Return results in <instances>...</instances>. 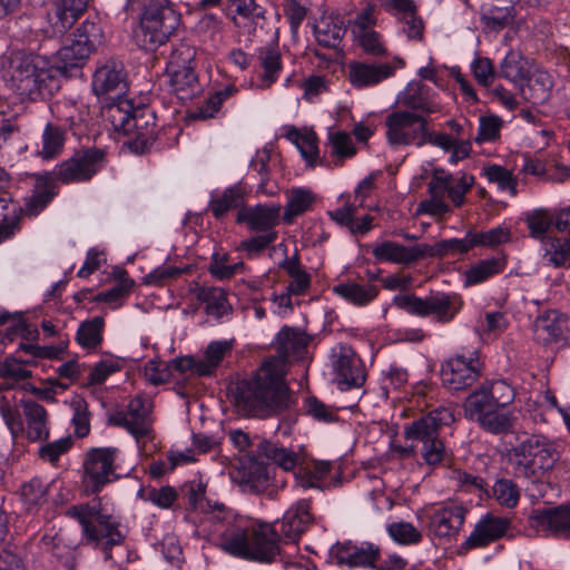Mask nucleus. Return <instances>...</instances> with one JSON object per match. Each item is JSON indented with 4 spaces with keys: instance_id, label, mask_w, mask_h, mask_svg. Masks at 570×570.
<instances>
[{
    "instance_id": "obj_13",
    "label": "nucleus",
    "mask_w": 570,
    "mask_h": 570,
    "mask_svg": "<svg viewBox=\"0 0 570 570\" xmlns=\"http://www.w3.org/2000/svg\"><path fill=\"white\" fill-rule=\"evenodd\" d=\"M106 153L98 148L76 151L70 158L58 164L52 177L62 184L86 183L92 179L106 165Z\"/></svg>"
},
{
    "instance_id": "obj_53",
    "label": "nucleus",
    "mask_w": 570,
    "mask_h": 570,
    "mask_svg": "<svg viewBox=\"0 0 570 570\" xmlns=\"http://www.w3.org/2000/svg\"><path fill=\"white\" fill-rule=\"evenodd\" d=\"M504 267V261L492 257L478 262L465 273L466 284H480L490 277L499 274Z\"/></svg>"
},
{
    "instance_id": "obj_26",
    "label": "nucleus",
    "mask_w": 570,
    "mask_h": 570,
    "mask_svg": "<svg viewBox=\"0 0 570 570\" xmlns=\"http://www.w3.org/2000/svg\"><path fill=\"white\" fill-rule=\"evenodd\" d=\"M394 72L395 67L389 62L367 63L352 61L348 65V79L352 86L357 89L376 86L383 80L391 78Z\"/></svg>"
},
{
    "instance_id": "obj_57",
    "label": "nucleus",
    "mask_w": 570,
    "mask_h": 570,
    "mask_svg": "<svg viewBox=\"0 0 570 570\" xmlns=\"http://www.w3.org/2000/svg\"><path fill=\"white\" fill-rule=\"evenodd\" d=\"M492 497L500 505L514 508L520 499V489L512 480L499 479L492 487Z\"/></svg>"
},
{
    "instance_id": "obj_16",
    "label": "nucleus",
    "mask_w": 570,
    "mask_h": 570,
    "mask_svg": "<svg viewBox=\"0 0 570 570\" xmlns=\"http://www.w3.org/2000/svg\"><path fill=\"white\" fill-rule=\"evenodd\" d=\"M481 375V362L476 356L455 355L441 366V380L444 386L453 391L471 386Z\"/></svg>"
},
{
    "instance_id": "obj_54",
    "label": "nucleus",
    "mask_w": 570,
    "mask_h": 570,
    "mask_svg": "<svg viewBox=\"0 0 570 570\" xmlns=\"http://www.w3.org/2000/svg\"><path fill=\"white\" fill-rule=\"evenodd\" d=\"M238 89L234 85H227L223 89L210 95L195 114L196 118L208 119L215 117L223 102L234 96Z\"/></svg>"
},
{
    "instance_id": "obj_36",
    "label": "nucleus",
    "mask_w": 570,
    "mask_h": 570,
    "mask_svg": "<svg viewBox=\"0 0 570 570\" xmlns=\"http://www.w3.org/2000/svg\"><path fill=\"white\" fill-rule=\"evenodd\" d=\"M530 73L529 60L518 51H510L501 62L499 77L514 83L519 89Z\"/></svg>"
},
{
    "instance_id": "obj_60",
    "label": "nucleus",
    "mask_w": 570,
    "mask_h": 570,
    "mask_svg": "<svg viewBox=\"0 0 570 570\" xmlns=\"http://www.w3.org/2000/svg\"><path fill=\"white\" fill-rule=\"evenodd\" d=\"M20 492L23 502L31 509L47 501L48 485L41 479L33 478L21 485Z\"/></svg>"
},
{
    "instance_id": "obj_45",
    "label": "nucleus",
    "mask_w": 570,
    "mask_h": 570,
    "mask_svg": "<svg viewBox=\"0 0 570 570\" xmlns=\"http://www.w3.org/2000/svg\"><path fill=\"white\" fill-rule=\"evenodd\" d=\"M233 343L230 341H214L208 344L204 357L199 358L198 376H210L215 373L223 358L230 353Z\"/></svg>"
},
{
    "instance_id": "obj_32",
    "label": "nucleus",
    "mask_w": 570,
    "mask_h": 570,
    "mask_svg": "<svg viewBox=\"0 0 570 570\" xmlns=\"http://www.w3.org/2000/svg\"><path fill=\"white\" fill-rule=\"evenodd\" d=\"M552 88L551 76L547 71L535 70L529 73L520 90L524 99L533 105H542L549 100Z\"/></svg>"
},
{
    "instance_id": "obj_47",
    "label": "nucleus",
    "mask_w": 570,
    "mask_h": 570,
    "mask_svg": "<svg viewBox=\"0 0 570 570\" xmlns=\"http://www.w3.org/2000/svg\"><path fill=\"white\" fill-rule=\"evenodd\" d=\"M105 328V320L101 316H95L80 323L76 342L87 350H95L102 343V332Z\"/></svg>"
},
{
    "instance_id": "obj_27",
    "label": "nucleus",
    "mask_w": 570,
    "mask_h": 570,
    "mask_svg": "<svg viewBox=\"0 0 570 570\" xmlns=\"http://www.w3.org/2000/svg\"><path fill=\"white\" fill-rule=\"evenodd\" d=\"M309 510V501L301 500L285 512L279 531L288 542L296 543L302 533L313 523V515Z\"/></svg>"
},
{
    "instance_id": "obj_46",
    "label": "nucleus",
    "mask_w": 570,
    "mask_h": 570,
    "mask_svg": "<svg viewBox=\"0 0 570 570\" xmlns=\"http://www.w3.org/2000/svg\"><path fill=\"white\" fill-rule=\"evenodd\" d=\"M167 75L173 91L180 100H189L200 90L195 68L167 72Z\"/></svg>"
},
{
    "instance_id": "obj_52",
    "label": "nucleus",
    "mask_w": 570,
    "mask_h": 570,
    "mask_svg": "<svg viewBox=\"0 0 570 570\" xmlns=\"http://www.w3.org/2000/svg\"><path fill=\"white\" fill-rule=\"evenodd\" d=\"M515 417L513 413L505 409V406H497L491 410L487 417L480 420V426L493 434L507 433L514 426Z\"/></svg>"
},
{
    "instance_id": "obj_43",
    "label": "nucleus",
    "mask_w": 570,
    "mask_h": 570,
    "mask_svg": "<svg viewBox=\"0 0 570 570\" xmlns=\"http://www.w3.org/2000/svg\"><path fill=\"white\" fill-rule=\"evenodd\" d=\"M195 293L197 299L205 303V309L208 315L219 318L230 308L226 293L220 287L200 286L195 291Z\"/></svg>"
},
{
    "instance_id": "obj_15",
    "label": "nucleus",
    "mask_w": 570,
    "mask_h": 570,
    "mask_svg": "<svg viewBox=\"0 0 570 570\" xmlns=\"http://www.w3.org/2000/svg\"><path fill=\"white\" fill-rule=\"evenodd\" d=\"M331 364L334 373V381L341 390L360 387L365 382V370L362 361L345 344H337L332 348Z\"/></svg>"
},
{
    "instance_id": "obj_56",
    "label": "nucleus",
    "mask_w": 570,
    "mask_h": 570,
    "mask_svg": "<svg viewBox=\"0 0 570 570\" xmlns=\"http://www.w3.org/2000/svg\"><path fill=\"white\" fill-rule=\"evenodd\" d=\"M196 57L194 47L187 43L177 45L170 52L166 67V72L193 69Z\"/></svg>"
},
{
    "instance_id": "obj_63",
    "label": "nucleus",
    "mask_w": 570,
    "mask_h": 570,
    "mask_svg": "<svg viewBox=\"0 0 570 570\" xmlns=\"http://www.w3.org/2000/svg\"><path fill=\"white\" fill-rule=\"evenodd\" d=\"M495 3L488 10L485 18L488 23L494 28H503L508 26L512 19V8L514 0H494Z\"/></svg>"
},
{
    "instance_id": "obj_38",
    "label": "nucleus",
    "mask_w": 570,
    "mask_h": 570,
    "mask_svg": "<svg viewBox=\"0 0 570 570\" xmlns=\"http://www.w3.org/2000/svg\"><path fill=\"white\" fill-rule=\"evenodd\" d=\"M66 130L61 126L53 122L46 124L38 155L47 160L59 157L66 144Z\"/></svg>"
},
{
    "instance_id": "obj_34",
    "label": "nucleus",
    "mask_w": 570,
    "mask_h": 570,
    "mask_svg": "<svg viewBox=\"0 0 570 570\" xmlns=\"http://www.w3.org/2000/svg\"><path fill=\"white\" fill-rule=\"evenodd\" d=\"M333 292L358 307H363L373 302L379 295V288L370 283H356L353 281L343 282L333 287Z\"/></svg>"
},
{
    "instance_id": "obj_44",
    "label": "nucleus",
    "mask_w": 570,
    "mask_h": 570,
    "mask_svg": "<svg viewBox=\"0 0 570 570\" xmlns=\"http://www.w3.org/2000/svg\"><path fill=\"white\" fill-rule=\"evenodd\" d=\"M258 455L272 461L285 471H292L298 466V455L288 449L278 446L269 441H262L258 445Z\"/></svg>"
},
{
    "instance_id": "obj_31",
    "label": "nucleus",
    "mask_w": 570,
    "mask_h": 570,
    "mask_svg": "<svg viewBox=\"0 0 570 570\" xmlns=\"http://www.w3.org/2000/svg\"><path fill=\"white\" fill-rule=\"evenodd\" d=\"M55 178L50 173L37 175L32 195L26 199L24 212L29 216H37L53 199Z\"/></svg>"
},
{
    "instance_id": "obj_23",
    "label": "nucleus",
    "mask_w": 570,
    "mask_h": 570,
    "mask_svg": "<svg viewBox=\"0 0 570 570\" xmlns=\"http://www.w3.org/2000/svg\"><path fill=\"white\" fill-rule=\"evenodd\" d=\"M509 528V519L488 513L475 524L473 531L463 542V547L466 549L484 548L504 537Z\"/></svg>"
},
{
    "instance_id": "obj_41",
    "label": "nucleus",
    "mask_w": 570,
    "mask_h": 570,
    "mask_svg": "<svg viewBox=\"0 0 570 570\" xmlns=\"http://www.w3.org/2000/svg\"><path fill=\"white\" fill-rule=\"evenodd\" d=\"M257 60L263 69L261 86L268 88L276 81L282 70L281 52L276 46H266L258 49Z\"/></svg>"
},
{
    "instance_id": "obj_25",
    "label": "nucleus",
    "mask_w": 570,
    "mask_h": 570,
    "mask_svg": "<svg viewBox=\"0 0 570 570\" xmlns=\"http://www.w3.org/2000/svg\"><path fill=\"white\" fill-rule=\"evenodd\" d=\"M281 205L259 204L254 207H245L238 210L237 222L245 223L252 232H276L275 227L281 219Z\"/></svg>"
},
{
    "instance_id": "obj_19",
    "label": "nucleus",
    "mask_w": 570,
    "mask_h": 570,
    "mask_svg": "<svg viewBox=\"0 0 570 570\" xmlns=\"http://www.w3.org/2000/svg\"><path fill=\"white\" fill-rule=\"evenodd\" d=\"M151 404L148 400L136 396L127 405L126 411H119L110 416V423L125 428L136 438L146 436L150 431Z\"/></svg>"
},
{
    "instance_id": "obj_14",
    "label": "nucleus",
    "mask_w": 570,
    "mask_h": 570,
    "mask_svg": "<svg viewBox=\"0 0 570 570\" xmlns=\"http://www.w3.org/2000/svg\"><path fill=\"white\" fill-rule=\"evenodd\" d=\"M466 513L468 509L462 503L448 501L419 515L426 519L428 530L433 537L451 540L461 531Z\"/></svg>"
},
{
    "instance_id": "obj_4",
    "label": "nucleus",
    "mask_w": 570,
    "mask_h": 570,
    "mask_svg": "<svg viewBox=\"0 0 570 570\" xmlns=\"http://www.w3.org/2000/svg\"><path fill=\"white\" fill-rule=\"evenodd\" d=\"M66 515L80 523L86 542L99 549L106 560L114 558V550L122 549L126 533L119 522L101 512L99 499L91 504L71 505Z\"/></svg>"
},
{
    "instance_id": "obj_24",
    "label": "nucleus",
    "mask_w": 570,
    "mask_h": 570,
    "mask_svg": "<svg viewBox=\"0 0 570 570\" xmlns=\"http://www.w3.org/2000/svg\"><path fill=\"white\" fill-rule=\"evenodd\" d=\"M23 435L30 442L47 441L50 435L49 414L43 405L28 399L21 400Z\"/></svg>"
},
{
    "instance_id": "obj_33",
    "label": "nucleus",
    "mask_w": 570,
    "mask_h": 570,
    "mask_svg": "<svg viewBox=\"0 0 570 570\" xmlns=\"http://www.w3.org/2000/svg\"><path fill=\"white\" fill-rule=\"evenodd\" d=\"M272 482V470L263 461L249 460L244 468L240 485L245 492L262 493Z\"/></svg>"
},
{
    "instance_id": "obj_64",
    "label": "nucleus",
    "mask_w": 570,
    "mask_h": 570,
    "mask_svg": "<svg viewBox=\"0 0 570 570\" xmlns=\"http://www.w3.org/2000/svg\"><path fill=\"white\" fill-rule=\"evenodd\" d=\"M71 436L61 438L53 442H47L38 450L39 458L52 465L57 464L60 456L66 454L72 446Z\"/></svg>"
},
{
    "instance_id": "obj_20",
    "label": "nucleus",
    "mask_w": 570,
    "mask_h": 570,
    "mask_svg": "<svg viewBox=\"0 0 570 570\" xmlns=\"http://www.w3.org/2000/svg\"><path fill=\"white\" fill-rule=\"evenodd\" d=\"M533 335L546 346L566 342L570 338V318L558 311H548L534 320Z\"/></svg>"
},
{
    "instance_id": "obj_2",
    "label": "nucleus",
    "mask_w": 570,
    "mask_h": 570,
    "mask_svg": "<svg viewBox=\"0 0 570 570\" xmlns=\"http://www.w3.org/2000/svg\"><path fill=\"white\" fill-rule=\"evenodd\" d=\"M230 393L237 411L246 417H275L292 405L289 389L277 360L264 362L252 376L237 381Z\"/></svg>"
},
{
    "instance_id": "obj_55",
    "label": "nucleus",
    "mask_w": 570,
    "mask_h": 570,
    "mask_svg": "<svg viewBox=\"0 0 570 570\" xmlns=\"http://www.w3.org/2000/svg\"><path fill=\"white\" fill-rule=\"evenodd\" d=\"M503 120L497 115H484L479 118V128L474 141L479 145L483 142H495L501 137Z\"/></svg>"
},
{
    "instance_id": "obj_50",
    "label": "nucleus",
    "mask_w": 570,
    "mask_h": 570,
    "mask_svg": "<svg viewBox=\"0 0 570 570\" xmlns=\"http://www.w3.org/2000/svg\"><path fill=\"white\" fill-rule=\"evenodd\" d=\"M243 200V193L238 186L228 187L220 194L212 195L209 210L216 218H222L229 210L242 206Z\"/></svg>"
},
{
    "instance_id": "obj_12",
    "label": "nucleus",
    "mask_w": 570,
    "mask_h": 570,
    "mask_svg": "<svg viewBox=\"0 0 570 570\" xmlns=\"http://www.w3.org/2000/svg\"><path fill=\"white\" fill-rule=\"evenodd\" d=\"M117 448H92L82 461V484L87 492L99 493L107 484L118 479L115 461Z\"/></svg>"
},
{
    "instance_id": "obj_40",
    "label": "nucleus",
    "mask_w": 570,
    "mask_h": 570,
    "mask_svg": "<svg viewBox=\"0 0 570 570\" xmlns=\"http://www.w3.org/2000/svg\"><path fill=\"white\" fill-rule=\"evenodd\" d=\"M20 210L9 193L0 194V243L12 237L19 229Z\"/></svg>"
},
{
    "instance_id": "obj_62",
    "label": "nucleus",
    "mask_w": 570,
    "mask_h": 570,
    "mask_svg": "<svg viewBox=\"0 0 570 570\" xmlns=\"http://www.w3.org/2000/svg\"><path fill=\"white\" fill-rule=\"evenodd\" d=\"M484 175L490 183L497 184L499 189L509 191L511 196L517 195V179L507 168L492 165L484 169Z\"/></svg>"
},
{
    "instance_id": "obj_61",
    "label": "nucleus",
    "mask_w": 570,
    "mask_h": 570,
    "mask_svg": "<svg viewBox=\"0 0 570 570\" xmlns=\"http://www.w3.org/2000/svg\"><path fill=\"white\" fill-rule=\"evenodd\" d=\"M118 282L109 289L98 294L97 301L107 303H117L126 297L134 285V281L127 276L126 271L118 269L115 272Z\"/></svg>"
},
{
    "instance_id": "obj_10",
    "label": "nucleus",
    "mask_w": 570,
    "mask_h": 570,
    "mask_svg": "<svg viewBox=\"0 0 570 570\" xmlns=\"http://www.w3.org/2000/svg\"><path fill=\"white\" fill-rule=\"evenodd\" d=\"M393 304L415 316L434 315L436 321L442 323L452 321L461 308V301L456 295L443 293L425 298L417 297L414 294H399L393 297Z\"/></svg>"
},
{
    "instance_id": "obj_18",
    "label": "nucleus",
    "mask_w": 570,
    "mask_h": 570,
    "mask_svg": "<svg viewBox=\"0 0 570 570\" xmlns=\"http://www.w3.org/2000/svg\"><path fill=\"white\" fill-rule=\"evenodd\" d=\"M128 88L124 66L121 62L110 60L98 68L94 75L92 89L98 97L116 101L124 99Z\"/></svg>"
},
{
    "instance_id": "obj_35",
    "label": "nucleus",
    "mask_w": 570,
    "mask_h": 570,
    "mask_svg": "<svg viewBox=\"0 0 570 570\" xmlns=\"http://www.w3.org/2000/svg\"><path fill=\"white\" fill-rule=\"evenodd\" d=\"M314 33L321 46L335 48L345 35V28L338 16H323L314 26Z\"/></svg>"
},
{
    "instance_id": "obj_17",
    "label": "nucleus",
    "mask_w": 570,
    "mask_h": 570,
    "mask_svg": "<svg viewBox=\"0 0 570 570\" xmlns=\"http://www.w3.org/2000/svg\"><path fill=\"white\" fill-rule=\"evenodd\" d=\"M331 554L340 566L374 570L376 562L381 558V548L368 541L360 543L345 541L333 546Z\"/></svg>"
},
{
    "instance_id": "obj_8",
    "label": "nucleus",
    "mask_w": 570,
    "mask_h": 570,
    "mask_svg": "<svg viewBox=\"0 0 570 570\" xmlns=\"http://www.w3.org/2000/svg\"><path fill=\"white\" fill-rule=\"evenodd\" d=\"M454 422L451 409L439 406L405 426V439L422 443L421 455L429 465L441 463L445 456V446L440 430Z\"/></svg>"
},
{
    "instance_id": "obj_22",
    "label": "nucleus",
    "mask_w": 570,
    "mask_h": 570,
    "mask_svg": "<svg viewBox=\"0 0 570 570\" xmlns=\"http://www.w3.org/2000/svg\"><path fill=\"white\" fill-rule=\"evenodd\" d=\"M532 525L558 539H570V504L533 511Z\"/></svg>"
},
{
    "instance_id": "obj_37",
    "label": "nucleus",
    "mask_w": 570,
    "mask_h": 570,
    "mask_svg": "<svg viewBox=\"0 0 570 570\" xmlns=\"http://www.w3.org/2000/svg\"><path fill=\"white\" fill-rule=\"evenodd\" d=\"M543 259L553 267H570V237L551 236L542 239Z\"/></svg>"
},
{
    "instance_id": "obj_7",
    "label": "nucleus",
    "mask_w": 570,
    "mask_h": 570,
    "mask_svg": "<svg viewBox=\"0 0 570 570\" xmlns=\"http://www.w3.org/2000/svg\"><path fill=\"white\" fill-rule=\"evenodd\" d=\"M559 458L556 444L540 434L527 436L508 451L514 474L524 478H539L552 469Z\"/></svg>"
},
{
    "instance_id": "obj_3",
    "label": "nucleus",
    "mask_w": 570,
    "mask_h": 570,
    "mask_svg": "<svg viewBox=\"0 0 570 570\" xmlns=\"http://www.w3.org/2000/svg\"><path fill=\"white\" fill-rule=\"evenodd\" d=\"M2 68L9 86L22 98L46 99L60 88L59 70L40 56L13 50L4 56Z\"/></svg>"
},
{
    "instance_id": "obj_5",
    "label": "nucleus",
    "mask_w": 570,
    "mask_h": 570,
    "mask_svg": "<svg viewBox=\"0 0 570 570\" xmlns=\"http://www.w3.org/2000/svg\"><path fill=\"white\" fill-rule=\"evenodd\" d=\"M474 183L475 178L471 174L458 173L454 176L442 168L434 169L428 184L430 197L419 204V212L443 218L452 213L445 197L448 196L453 206L459 208L465 204V195Z\"/></svg>"
},
{
    "instance_id": "obj_48",
    "label": "nucleus",
    "mask_w": 570,
    "mask_h": 570,
    "mask_svg": "<svg viewBox=\"0 0 570 570\" xmlns=\"http://www.w3.org/2000/svg\"><path fill=\"white\" fill-rule=\"evenodd\" d=\"M426 248V257L455 256L468 253L474 247L472 232H468L464 238H451L438 242L434 246L423 244Z\"/></svg>"
},
{
    "instance_id": "obj_1",
    "label": "nucleus",
    "mask_w": 570,
    "mask_h": 570,
    "mask_svg": "<svg viewBox=\"0 0 570 570\" xmlns=\"http://www.w3.org/2000/svg\"><path fill=\"white\" fill-rule=\"evenodd\" d=\"M200 529L212 537L226 553L245 560L272 563L279 559L285 569L303 568L304 558L292 556L281 544L279 534L269 523H255L249 527L232 524L233 514L224 504H206Z\"/></svg>"
},
{
    "instance_id": "obj_9",
    "label": "nucleus",
    "mask_w": 570,
    "mask_h": 570,
    "mask_svg": "<svg viewBox=\"0 0 570 570\" xmlns=\"http://www.w3.org/2000/svg\"><path fill=\"white\" fill-rule=\"evenodd\" d=\"M100 39L101 28L94 21H83L77 28L71 42L57 52V62L52 67L59 70V77L72 75V70H79Z\"/></svg>"
},
{
    "instance_id": "obj_51",
    "label": "nucleus",
    "mask_w": 570,
    "mask_h": 570,
    "mask_svg": "<svg viewBox=\"0 0 570 570\" xmlns=\"http://www.w3.org/2000/svg\"><path fill=\"white\" fill-rule=\"evenodd\" d=\"M463 406L465 416L472 421L479 422L487 417V414L498 405L492 401L485 390L480 386L466 397Z\"/></svg>"
},
{
    "instance_id": "obj_42",
    "label": "nucleus",
    "mask_w": 570,
    "mask_h": 570,
    "mask_svg": "<svg viewBox=\"0 0 570 570\" xmlns=\"http://www.w3.org/2000/svg\"><path fill=\"white\" fill-rule=\"evenodd\" d=\"M309 343L308 335L299 328L284 326L277 334L275 345L277 350L287 357L292 354H298L305 350Z\"/></svg>"
},
{
    "instance_id": "obj_28",
    "label": "nucleus",
    "mask_w": 570,
    "mask_h": 570,
    "mask_svg": "<svg viewBox=\"0 0 570 570\" xmlns=\"http://www.w3.org/2000/svg\"><path fill=\"white\" fill-rule=\"evenodd\" d=\"M423 244L407 247L395 242L385 240L372 249V255L379 262L409 265L426 257Z\"/></svg>"
},
{
    "instance_id": "obj_39",
    "label": "nucleus",
    "mask_w": 570,
    "mask_h": 570,
    "mask_svg": "<svg viewBox=\"0 0 570 570\" xmlns=\"http://www.w3.org/2000/svg\"><path fill=\"white\" fill-rule=\"evenodd\" d=\"M286 196L287 203L282 218L287 224H292L295 217L309 210L315 202L313 191L303 187L289 189Z\"/></svg>"
},
{
    "instance_id": "obj_21",
    "label": "nucleus",
    "mask_w": 570,
    "mask_h": 570,
    "mask_svg": "<svg viewBox=\"0 0 570 570\" xmlns=\"http://www.w3.org/2000/svg\"><path fill=\"white\" fill-rule=\"evenodd\" d=\"M101 115L107 125L116 132L128 135L134 132L138 122L144 120V110H137L128 99L106 102Z\"/></svg>"
},
{
    "instance_id": "obj_29",
    "label": "nucleus",
    "mask_w": 570,
    "mask_h": 570,
    "mask_svg": "<svg viewBox=\"0 0 570 570\" xmlns=\"http://www.w3.org/2000/svg\"><path fill=\"white\" fill-rule=\"evenodd\" d=\"M89 0H56L50 21L57 33H65L87 9Z\"/></svg>"
},
{
    "instance_id": "obj_30",
    "label": "nucleus",
    "mask_w": 570,
    "mask_h": 570,
    "mask_svg": "<svg viewBox=\"0 0 570 570\" xmlns=\"http://www.w3.org/2000/svg\"><path fill=\"white\" fill-rule=\"evenodd\" d=\"M400 102L411 112L422 114L425 117L440 111L439 104L429 96L426 87L421 83H410L402 92Z\"/></svg>"
},
{
    "instance_id": "obj_11",
    "label": "nucleus",
    "mask_w": 570,
    "mask_h": 570,
    "mask_svg": "<svg viewBox=\"0 0 570 570\" xmlns=\"http://www.w3.org/2000/svg\"><path fill=\"white\" fill-rule=\"evenodd\" d=\"M428 117L410 110H396L385 118L386 140L392 147L424 146Z\"/></svg>"
},
{
    "instance_id": "obj_58",
    "label": "nucleus",
    "mask_w": 570,
    "mask_h": 570,
    "mask_svg": "<svg viewBox=\"0 0 570 570\" xmlns=\"http://www.w3.org/2000/svg\"><path fill=\"white\" fill-rule=\"evenodd\" d=\"M386 531L395 542L404 546L417 544L423 538L420 530L405 521L390 523Z\"/></svg>"
},
{
    "instance_id": "obj_6",
    "label": "nucleus",
    "mask_w": 570,
    "mask_h": 570,
    "mask_svg": "<svg viewBox=\"0 0 570 570\" xmlns=\"http://www.w3.org/2000/svg\"><path fill=\"white\" fill-rule=\"evenodd\" d=\"M141 6L136 38L139 47L154 51L167 43L180 22L179 13L169 0H148Z\"/></svg>"
},
{
    "instance_id": "obj_59",
    "label": "nucleus",
    "mask_w": 570,
    "mask_h": 570,
    "mask_svg": "<svg viewBox=\"0 0 570 570\" xmlns=\"http://www.w3.org/2000/svg\"><path fill=\"white\" fill-rule=\"evenodd\" d=\"M525 222L531 237L538 238L541 242L543 238L551 237L550 235H547V233L554 220L549 212L543 209L533 210L527 214Z\"/></svg>"
},
{
    "instance_id": "obj_49",
    "label": "nucleus",
    "mask_w": 570,
    "mask_h": 570,
    "mask_svg": "<svg viewBox=\"0 0 570 570\" xmlns=\"http://www.w3.org/2000/svg\"><path fill=\"white\" fill-rule=\"evenodd\" d=\"M331 462L327 461H314L312 463L299 464L295 473L296 481L304 489L318 488L320 483L331 472Z\"/></svg>"
}]
</instances>
